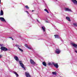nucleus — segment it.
I'll return each mask as SVG.
<instances>
[{
    "instance_id": "nucleus-14",
    "label": "nucleus",
    "mask_w": 77,
    "mask_h": 77,
    "mask_svg": "<svg viewBox=\"0 0 77 77\" xmlns=\"http://www.w3.org/2000/svg\"><path fill=\"white\" fill-rule=\"evenodd\" d=\"M72 45H73V47H74L75 48L77 47V45L75 44L72 43Z\"/></svg>"
},
{
    "instance_id": "nucleus-27",
    "label": "nucleus",
    "mask_w": 77,
    "mask_h": 77,
    "mask_svg": "<svg viewBox=\"0 0 77 77\" xmlns=\"http://www.w3.org/2000/svg\"><path fill=\"white\" fill-rule=\"evenodd\" d=\"M2 56L0 55V58H2Z\"/></svg>"
},
{
    "instance_id": "nucleus-2",
    "label": "nucleus",
    "mask_w": 77,
    "mask_h": 77,
    "mask_svg": "<svg viewBox=\"0 0 77 77\" xmlns=\"http://www.w3.org/2000/svg\"><path fill=\"white\" fill-rule=\"evenodd\" d=\"M52 64L56 68H58L59 66L58 65V64H57V63H52Z\"/></svg>"
},
{
    "instance_id": "nucleus-5",
    "label": "nucleus",
    "mask_w": 77,
    "mask_h": 77,
    "mask_svg": "<svg viewBox=\"0 0 77 77\" xmlns=\"http://www.w3.org/2000/svg\"><path fill=\"white\" fill-rule=\"evenodd\" d=\"M25 74L26 75V77H31V76L30 75L29 73H27V72H26L25 73Z\"/></svg>"
},
{
    "instance_id": "nucleus-28",
    "label": "nucleus",
    "mask_w": 77,
    "mask_h": 77,
    "mask_svg": "<svg viewBox=\"0 0 77 77\" xmlns=\"http://www.w3.org/2000/svg\"><path fill=\"white\" fill-rule=\"evenodd\" d=\"M15 46H16V47H18V45H15Z\"/></svg>"
},
{
    "instance_id": "nucleus-19",
    "label": "nucleus",
    "mask_w": 77,
    "mask_h": 77,
    "mask_svg": "<svg viewBox=\"0 0 77 77\" xmlns=\"http://www.w3.org/2000/svg\"><path fill=\"white\" fill-rule=\"evenodd\" d=\"M52 73L53 74H54V75H56V74H57V73L56 72H53Z\"/></svg>"
},
{
    "instance_id": "nucleus-11",
    "label": "nucleus",
    "mask_w": 77,
    "mask_h": 77,
    "mask_svg": "<svg viewBox=\"0 0 77 77\" xmlns=\"http://www.w3.org/2000/svg\"><path fill=\"white\" fill-rule=\"evenodd\" d=\"M54 36H55V38H56L59 39V37L57 35H55Z\"/></svg>"
},
{
    "instance_id": "nucleus-24",
    "label": "nucleus",
    "mask_w": 77,
    "mask_h": 77,
    "mask_svg": "<svg viewBox=\"0 0 77 77\" xmlns=\"http://www.w3.org/2000/svg\"><path fill=\"white\" fill-rule=\"evenodd\" d=\"M25 47H27V48H28V46L27 45V44L25 45Z\"/></svg>"
},
{
    "instance_id": "nucleus-10",
    "label": "nucleus",
    "mask_w": 77,
    "mask_h": 77,
    "mask_svg": "<svg viewBox=\"0 0 77 77\" xmlns=\"http://www.w3.org/2000/svg\"><path fill=\"white\" fill-rule=\"evenodd\" d=\"M3 14H4V13H3V11L2 10H1L0 12V16H2V15H3Z\"/></svg>"
},
{
    "instance_id": "nucleus-4",
    "label": "nucleus",
    "mask_w": 77,
    "mask_h": 77,
    "mask_svg": "<svg viewBox=\"0 0 77 77\" xmlns=\"http://www.w3.org/2000/svg\"><path fill=\"white\" fill-rule=\"evenodd\" d=\"M19 63L21 66H22V68H24V64H23V63H22V61H20Z\"/></svg>"
},
{
    "instance_id": "nucleus-32",
    "label": "nucleus",
    "mask_w": 77,
    "mask_h": 77,
    "mask_svg": "<svg viewBox=\"0 0 77 77\" xmlns=\"http://www.w3.org/2000/svg\"><path fill=\"white\" fill-rule=\"evenodd\" d=\"M1 3V0H0V4Z\"/></svg>"
},
{
    "instance_id": "nucleus-15",
    "label": "nucleus",
    "mask_w": 77,
    "mask_h": 77,
    "mask_svg": "<svg viewBox=\"0 0 77 77\" xmlns=\"http://www.w3.org/2000/svg\"><path fill=\"white\" fill-rule=\"evenodd\" d=\"M42 63L44 66H47V64L46 63H45V61L43 62Z\"/></svg>"
},
{
    "instance_id": "nucleus-8",
    "label": "nucleus",
    "mask_w": 77,
    "mask_h": 77,
    "mask_svg": "<svg viewBox=\"0 0 77 77\" xmlns=\"http://www.w3.org/2000/svg\"><path fill=\"white\" fill-rule=\"evenodd\" d=\"M65 9L66 11H69L70 12H72L71 10V9H69V8H65Z\"/></svg>"
},
{
    "instance_id": "nucleus-22",
    "label": "nucleus",
    "mask_w": 77,
    "mask_h": 77,
    "mask_svg": "<svg viewBox=\"0 0 77 77\" xmlns=\"http://www.w3.org/2000/svg\"><path fill=\"white\" fill-rule=\"evenodd\" d=\"M25 7L26 8V9H29V7L27 5L25 6Z\"/></svg>"
},
{
    "instance_id": "nucleus-33",
    "label": "nucleus",
    "mask_w": 77,
    "mask_h": 77,
    "mask_svg": "<svg viewBox=\"0 0 77 77\" xmlns=\"http://www.w3.org/2000/svg\"><path fill=\"white\" fill-rule=\"evenodd\" d=\"M38 21V20H37Z\"/></svg>"
},
{
    "instance_id": "nucleus-30",
    "label": "nucleus",
    "mask_w": 77,
    "mask_h": 77,
    "mask_svg": "<svg viewBox=\"0 0 77 77\" xmlns=\"http://www.w3.org/2000/svg\"><path fill=\"white\" fill-rule=\"evenodd\" d=\"M75 52L76 53H77V51H75Z\"/></svg>"
},
{
    "instance_id": "nucleus-18",
    "label": "nucleus",
    "mask_w": 77,
    "mask_h": 77,
    "mask_svg": "<svg viewBox=\"0 0 77 77\" xmlns=\"http://www.w3.org/2000/svg\"><path fill=\"white\" fill-rule=\"evenodd\" d=\"M18 48L19 50L20 51H21L22 52H23V50L22 49L20 48H19V47H18Z\"/></svg>"
},
{
    "instance_id": "nucleus-23",
    "label": "nucleus",
    "mask_w": 77,
    "mask_h": 77,
    "mask_svg": "<svg viewBox=\"0 0 77 77\" xmlns=\"http://www.w3.org/2000/svg\"><path fill=\"white\" fill-rule=\"evenodd\" d=\"M48 65H53V64H51V63H48Z\"/></svg>"
},
{
    "instance_id": "nucleus-12",
    "label": "nucleus",
    "mask_w": 77,
    "mask_h": 77,
    "mask_svg": "<svg viewBox=\"0 0 77 77\" xmlns=\"http://www.w3.org/2000/svg\"><path fill=\"white\" fill-rule=\"evenodd\" d=\"M66 19L67 20L69 21H71V20L70 19V18L69 17H66Z\"/></svg>"
},
{
    "instance_id": "nucleus-9",
    "label": "nucleus",
    "mask_w": 77,
    "mask_h": 77,
    "mask_svg": "<svg viewBox=\"0 0 77 77\" xmlns=\"http://www.w3.org/2000/svg\"><path fill=\"white\" fill-rule=\"evenodd\" d=\"M71 1L74 4H76V5H77V1H76V0H71Z\"/></svg>"
},
{
    "instance_id": "nucleus-29",
    "label": "nucleus",
    "mask_w": 77,
    "mask_h": 77,
    "mask_svg": "<svg viewBox=\"0 0 77 77\" xmlns=\"http://www.w3.org/2000/svg\"><path fill=\"white\" fill-rule=\"evenodd\" d=\"M26 13H27V14H29V12H28V11H26Z\"/></svg>"
},
{
    "instance_id": "nucleus-1",
    "label": "nucleus",
    "mask_w": 77,
    "mask_h": 77,
    "mask_svg": "<svg viewBox=\"0 0 77 77\" xmlns=\"http://www.w3.org/2000/svg\"><path fill=\"white\" fill-rule=\"evenodd\" d=\"M0 49L1 50H2V51H8V50H9L7 48L4 46L1 47Z\"/></svg>"
},
{
    "instance_id": "nucleus-6",
    "label": "nucleus",
    "mask_w": 77,
    "mask_h": 77,
    "mask_svg": "<svg viewBox=\"0 0 77 77\" xmlns=\"http://www.w3.org/2000/svg\"><path fill=\"white\" fill-rule=\"evenodd\" d=\"M30 63L31 64H33V65H35V62H34L33 60H32L31 59H30Z\"/></svg>"
},
{
    "instance_id": "nucleus-25",
    "label": "nucleus",
    "mask_w": 77,
    "mask_h": 77,
    "mask_svg": "<svg viewBox=\"0 0 77 77\" xmlns=\"http://www.w3.org/2000/svg\"><path fill=\"white\" fill-rule=\"evenodd\" d=\"M28 48H29V49L30 50H32V48H30V47H28Z\"/></svg>"
},
{
    "instance_id": "nucleus-26",
    "label": "nucleus",
    "mask_w": 77,
    "mask_h": 77,
    "mask_svg": "<svg viewBox=\"0 0 77 77\" xmlns=\"http://www.w3.org/2000/svg\"><path fill=\"white\" fill-rule=\"evenodd\" d=\"M9 38H11V39H12V40H13V41H14V39H13V38H12L11 37H9Z\"/></svg>"
},
{
    "instance_id": "nucleus-7",
    "label": "nucleus",
    "mask_w": 77,
    "mask_h": 77,
    "mask_svg": "<svg viewBox=\"0 0 77 77\" xmlns=\"http://www.w3.org/2000/svg\"><path fill=\"white\" fill-rule=\"evenodd\" d=\"M0 20L1 21H2L3 22H6V20H5V19L3 17H0Z\"/></svg>"
},
{
    "instance_id": "nucleus-16",
    "label": "nucleus",
    "mask_w": 77,
    "mask_h": 77,
    "mask_svg": "<svg viewBox=\"0 0 77 77\" xmlns=\"http://www.w3.org/2000/svg\"><path fill=\"white\" fill-rule=\"evenodd\" d=\"M42 29L43 30L44 32H45V28L44 27V26H42Z\"/></svg>"
},
{
    "instance_id": "nucleus-31",
    "label": "nucleus",
    "mask_w": 77,
    "mask_h": 77,
    "mask_svg": "<svg viewBox=\"0 0 77 77\" xmlns=\"http://www.w3.org/2000/svg\"><path fill=\"white\" fill-rule=\"evenodd\" d=\"M34 11L33 10H32V12H33Z\"/></svg>"
},
{
    "instance_id": "nucleus-21",
    "label": "nucleus",
    "mask_w": 77,
    "mask_h": 77,
    "mask_svg": "<svg viewBox=\"0 0 77 77\" xmlns=\"http://www.w3.org/2000/svg\"><path fill=\"white\" fill-rule=\"evenodd\" d=\"M44 11H46V12H47V13H48V14L49 13V12H48V10H47V9H45Z\"/></svg>"
},
{
    "instance_id": "nucleus-3",
    "label": "nucleus",
    "mask_w": 77,
    "mask_h": 77,
    "mask_svg": "<svg viewBox=\"0 0 77 77\" xmlns=\"http://www.w3.org/2000/svg\"><path fill=\"white\" fill-rule=\"evenodd\" d=\"M55 52L57 54H60V50L59 49H57L55 50Z\"/></svg>"
},
{
    "instance_id": "nucleus-17",
    "label": "nucleus",
    "mask_w": 77,
    "mask_h": 77,
    "mask_svg": "<svg viewBox=\"0 0 77 77\" xmlns=\"http://www.w3.org/2000/svg\"><path fill=\"white\" fill-rule=\"evenodd\" d=\"M14 73L15 74L17 77H18V76H19L18 74H17V72H14Z\"/></svg>"
},
{
    "instance_id": "nucleus-20",
    "label": "nucleus",
    "mask_w": 77,
    "mask_h": 77,
    "mask_svg": "<svg viewBox=\"0 0 77 77\" xmlns=\"http://www.w3.org/2000/svg\"><path fill=\"white\" fill-rule=\"evenodd\" d=\"M73 25L76 27H77V23H74L73 24Z\"/></svg>"
},
{
    "instance_id": "nucleus-13",
    "label": "nucleus",
    "mask_w": 77,
    "mask_h": 77,
    "mask_svg": "<svg viewBox=\"0 0 77 77\" xmlns=\"http://www.w3.org/2000/svg\"><path fill=\"white\" fill-rule=\"evenodd\" d=\"M14 59L16 60V61H17V62L19 61V60H18L19 58L17 56H15L14 57Z\"/></svg>"
}]
</instances>
